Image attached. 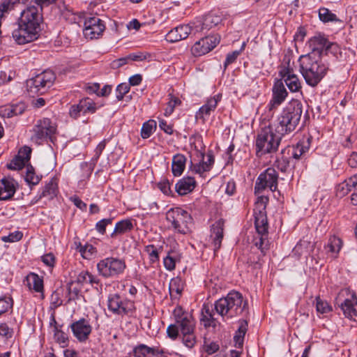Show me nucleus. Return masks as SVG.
Returning a JSON list of instances; mask_svg holds the SVG:
<instances>
[{"label":"nucleus","mask_w":357,"mask_h":357,"mask_svg":"<svg viewBox=\"0 0 357 357\" xmlns=\"http://www.w3.org/2000/svg\"><path fill=\"white\" fill-rule=\"evenodd\" d=\"M114 218H103L96 222L95 228L97 230V231L104 235L106 233V227L109 225H112L113 222Z\"/></svg>","instance_id":"4d7b16f0"},{"label":"nucleus","mask_w":357,"mask_h":357,"mask_svg":"<svg viewBox=\"0 0 357 357\" xmlns=\"http://www.w3.org/2000/svg\"><path fill=\"white\" fill-rule=\"evenodd\" d=\"M255 227L257 234H268V222L265 208L254 209Z\"/></svg>","instance_id":"b1692460"},{"label":"nucleus","mask_w":357,"mask_h":357,"mask_svg":"<svg viewBox=\"0 0 357 357\" xmlns=\"http://www.w3.org/2000/svg\"><path fill=\"white\" fill-rule=\"evenodd\" d=\"M318 17L321 22L324 24L334 23L343 26V21L337 17L331 10L326 7H321L318 10Z\"/></svg>","instance_id":"c85d7f7f"},{"label":"nucleus","mask_w":357,"mask_h":357,"mask_svg":"<svg viewBox=\"0 0 357 357\" xmlns=\"http://www.w3.org/2000/svg\"><path fill=\"white\" fill-rule=\"evenodd\" d=\"M197 185L196 181L192 176L183 177L176 183V192L181 196L185 195L195 188Z\"/></svg>","instance_id":"393cba45"},{"label":"nucleus","mask_w":357,"mask_h":357,"mask_svg":"<svg viewBox=\"0 0 357 357\" xmlns=\"http://www.w3.org/2000/svg\"><path fill=\"white\" fill-rule=\"evenodd\" d=\"M221 98L222 94L218 93L214 96L208 98L203 106L213 112L216 109L218 102L221 100Z\"/></svg>","instance_id":"5fc2aeb1"},{"label":"nucleus","mask_w":357,"mask_h":357,"mask_svg":"<svg viewBox=\"0 0 357 357\" xmlns=\"http://www.w3.org/2000/svg\"><path fill=\"white\" fill-rule=\"evenodd\" d=\"M31 149L27 146H24L23 147L20 149L17 155L20 156L21 159L27 162L31 159Z\"/></svg>","instance_id":"338daca9"},{"label":"nucleus","mask_w":357,"mask_h":357,"mask_svg":"<svg viewBox=\"0 0 357 357\" xmlns=\"http://www.w3.org/2000/svg\"><path fill=\"white\" fill-rule=\"evenodd\" d=\"M59 192L58 178L54 176L41 189V192L35 196V197L31 200V204L38 203L44 197H46L49 201H52L57 197Z\"/></svg>","instance_id":"f3484780"},{"label":"nucleus","mask_w":357,"mask_h":357,"mask_svg":"<svg viewBox=\"0 0 357 357\" xmlns=\"http://www.w3.org/2000/svg\"><path fill=\"white\" fill-rule=\"evenodd\" d=\"M280 154L281 156L277 158L275 165L280 172L285 173L288 171L290 166L294 167L295 164L293 163L294 159L291 155L284 153V149L282 150Z\"/></svg>","instance_id":"473e14b6"},{"label":"nucleus","mask_w":357,"mask_h":357,"mask_svg":"<svg viewBox=\"0 0 357 357\" xmlns=\"http://www.w3.org/2000/svg\"><path fill=\"white\" fill-rule=\"evenodd\" d=\"M42 178L43 176L41 174L38 175L36 174L35 169L31 164L26 165L24 180L31 189H32L33 186L38 185L42 180Z\"/></svg>","instance_id":"72a5a7b5"},{"label":"nucleus","mask_w":357,"mask_h":357,"mask_svg":"<svg viewBox=\"0 0 357 357\" xmlns=\"http://www.w3.org/2000/svg\"><path fill=\"white\" fill-rule=\"evenodd\" d=\"M105 105L104 102L99 104L94 102L89 97H84L80 99L77 103L70 105L69 116L75 119H78L81 115L85 116L88 114H93L96 111Z\"/></svg>","instance_id":"f8f14e48"},{"label":"nucleus","mask_w":357,"mask_h":357,"mask_svg":"<svg viewBox=\"0 0 357 357\" xmlns=\"http://www.w3.org/2000/svg\"><path fill=\"white\" fill-rule=\"evenodd\" d=\"M108 309L114 314L121 317H132L136 310V307L134 301L123 298L118 294H114L108 297Z\"/></svg>","instance_id":"9d476101"},{"label":"nucleus","mask_w":357,"mask_h":357,"mask_svg":"<svg viewBox=\"0 0 357 357\" xmlns=\"http://www.w3.org/2000/svg\"><path fill=\"white\" fill-rule=\"evenodd\" d=\"M211 112L212 111L202 105L195 114V120L197 121L200 120L202 123L204 124L211 115Z\"/></svg>","instance_id":"6e6d98bb"},{"label":"nucleus","mask_w":357,"mask_h":357,"mask_svg":"<svg viewBox=\"0 0 357 357\" xmlns=\"http://www.w3.org/2000/svg\"><path fill=\"white\" fill-rule=\"evenodd\" d=\"M27 285L30 289L35 292L41 294L42 298H44V282L43 278L36 273H30L26 277Z\"/></svg>","instance_id":"bb28decb"},{"label":"nucleus","mask_w":357,"mask_h":357,"mask_svg":"<svg viewBox=\"0 0 357 357\" xmlns=\"http://www.w3.org/2000/svg\"><path fill=\"white\" fill-rule=\"evenodd\" d=\"M225 220L220 218L216 220L211 227V238L213 246V252L215 255L220 249L224 238Z\"/></svg>","instance_id":"412c9836"},{"label":"nucleus","mask_w":357,"mask_h":357,"mask_svg":"<svg viewBox=\"0 0 357 357\" xmlns=\"http://www.w3.org/2000/svg\"><path fill=\"white\" fill-rule=\"evenodd\" d=\"M26 165V162L24 161L20 156L17 155L11 160L10 163L7 164L6 167L8 169L12 170H20L22 169Z\"/></svg>","instance_id":"864d4df0"},{"label":"nucleus","mask_w":357,"mask_h":357,"mask_svg":"<svg viewBox=\"0 0 357 357\" xmlns=\"http://www.w3.org/2000/svg\"><path fill=\"white\" fill-rule=\"evenodd\" d=\"M341 294H340L336 298V303L341 309L345 317L352 319L354 317H357V296L355 293L351 296V298H345L341 301Z\"/></svg>","instance_id":"aec40b11"},{"label":"nucleus","mask_w":357,"mask_h":357,"mask_svg":"<svg viewBox=\"0 0 357 357\" xmlns=\"http://www.w3.org/2000/svg\"><path fill=\"white\" fill-rule=\"evenodd\" d=\"M56 75L52 70H45L26 81V88L30 96H39L45 93L53 85Z\"/></svg>","instance_id":"423d86ee"},{"label":"nucleus","mask_w":357,"mask_h":357,"mask_svg":"<svg viewBox=\"0 0 357 357\" xmlns=\"http://www.w3.org/2000/svg\"><path fill=\"white\" fill-rule=\"evenodd\" d=\"M329 40L324 34L318 33L310 38L308 40V45L311 52L307 54L319 58L323 57Z\"/></svg>","instance_id":"a211bd4d"},{"label":"nucleus","mask_w":357,"mask_h":357,"mask_svg":"<svg viewBox=\"0 0 357 357\" xmlns=\"http://www.w3.org/2000/svg\"><path fill=\"white\" fill-rule=\"evenodd\" d=\"M248 323L249 320L247 317L245 319H240L238 321V327L234 336L235 347L238 349L243 348L245 335L248 330Z\"/></svg>","instance_id":"a878e982"},{"label":"nucleus","mask_w":357,"mask_h":357,"mask_svg":"<svg viewBox=\"0 0 357 357\" xmlns=\"http://www.w3.org/2000/svg\"><path fill=\"white\" fill-rule=\"evenodd\" d=\"M127 266L125 259L108 257L97 264L98 274L105 278H116L123 274Z\"/></svg>","instance_id":"1a4fd4ad"},{"label":"nucleus","mask_w":357,"mask_h":357,"mask_svg":"<svg viewBox=\"0 0 357 357\" xmlns=\"http://www.w3.org/2000/svg\"><path fill=\"white\" fill-rule=\"evenodd\" d=\"M222 17L215 11H211L204 17L202 22V30H210L221 23Z\"/></svg>","instance_id":"c756f323"},{"label":"nucleus","mask_w":357,"mask_h":357,"mask_svg":"<svg viewBox=\"0 0 357 357\" xmlns=\"http://www.w3.org/2000/svg\"><path fill=\"white\" fill-rule=\"evenodd\" d=\"M287 96L288 92L283 81L281 79H275L272 87V97L267 105L268 112H272L273 114L275 110L284 102Z\"/></svg>","instance_id":"ddd939ff"},{"label":"nucleus","mask_w":357,"mask_h":357,"mask_svg":"<svg viewBox=\"0 0 357 357\" xmlns=\"http://www.w3.org/2000/svg\"><path fill=\"white\" fill-rule=\"evenodd\" d=\"M23 237V233L20 231H15L10 233L8 236H3L2 240L4 242H17L20 241Z\"/></svg>","instance_id":"69168bd1"},{"label":"nucleus","mask_w":357,"mask_h":357,"mask_svg":"<svg viewBox=\"0 0 357 357\" xmlns=\"http://www.w3.org/2000/svg\"><path fill=\"white\" fill-rule=\"evenodd\" d=\"M182 342L188 349H192L197 343V337L195 332L181 333Z\"/></svg>","instance_id":"49530a36"},{"label":"nucleus","mask_w":357,"mask_h":357,"mask_svg":"<svg viewBox=\"0 0 357 357\" xmlns=\"http://www.w3.org/2000/svg\"><path fill=\"white\" fill-rule=\"evenodd\" d=\"M14 334V330L10 327L7 323L0 324V335L4 337L6 340H9L13 337Z\"/></svg>","instance_id":"bf43d9fd"},{"label":"nucleus","mask_w":357,"mask_h":357,"mask_svg":"<svg viewBox=\"0 0 357 357\" xmlns=\"http://www.w3.org/2000/svg\"><path fill=\"white\" fill-rule=\"evenodd\" d=\"M168 96L169 101L164 112V115L165 116H169L174 112V108L181 104V100L178 97L172 93H169Z\"/></svg>","instance_id":"a18cd8bd"},{"label":"nucleus","mask_w":357,"mask_h":357,"mask_svg":"<svg viewBox=\"0 0 357 357\" xmlns=\"http://www.w3.org/2000/svg\"><path fill=\"white\" fill-rule=\"evenodd\" d=\"M43 14L35 6H28L17 19V27L13 31L12 36L18 45H24L37 40L42 31Z\"/></svg>","instance_id":"f257e3e1"},{"label":"nucleus","mask_w":357,"mask_h":357,"mask_svg":"<svg viewBox=\"0 0 357 357\" xmlns=\"http://www.w3.org/2000/svg\"><path fill=\"white\" fill-rule=\"evenodd\" d=\"M14 300L10 294H4L0 296V317L3 314L13 311Z\"/></svg>","instance_id":"4c0bfd02"},{"label":"nucleus","mask_w":357,"mask_h":357,"mask_svg":"<svg viewBox=\"0 0 357 357\" xmlns=\"http://www.w3.org/2000/svg\"><path fill=\"white\" fill-rule=\"evenodd\" d=\"M300 72L306 84L316 87L326 75L329 65L323 61L321 58L312 54H304L298 59Z\"/></svg>","instance_id":"7ed1b4c3"},{"label":"nucleus","mask_w":357,"mask_h":357,"mask_svg":"<svg viewBox=\"0 0 357 357\" xmlns=\"http://www.w3.org/2000/svg\"><path fill=\"white\" fill-rule=\"evenodd\" d=\"M283 61L287 64V66L281 67V70L279 71V75L281 77L280 79L284 82L286 77L291 75H294V73L293 68L290 66V58L284 56Z\"/></svg>","instance_id":"de8ad7c7"},{"label":"nucleus","mask_w":357,"mask_h":357,"mask_svg":"<svg viewBox=\"0 0 357 357\" xmlns=\"http://www.w3.org/2000/svg\"><path fill=\"white\" fill-rule=\"evenodd\" d=\"M284 84L288 87L289 90L292 93L301 91L302 86L301 82L296 75H291L285 78V81L283 82Z\"/></svg>","instance_id":"58836bf2"},{"label":"nucleus","mask_w":357,"mask_h":357,"mask_svg":"<svg viewBox=\"0 0 357 357\" xmlns=\"http://www.w3.org/2000/svg\"><path fill=\"white\" fill-rule=\"evenodd\" d=\"M342 247V241L337 236H333L330 238L328 244L329 251L333 253L338 254Z\"/></svg>","instance_id":"8fccbe9b"},{"label":"nucleus","mask_w":357,"mask_h":357,"mask_svg":"<svg viewBox=\"0 0 357 357\" xmlns=\"http://www.w3.org/2000/svg\"><path fill=\"white\" fill-rule=\"evenodd\" d=\"M105 29L103 22L98 17H91L84 21V34L91 39L97 38Z\"/></svg>","instance_id":"6ab92c4d"},{"label":"nucleus","mask_w":357,"mask_h":357,"mask_svg":"<svg viewBox=\"0 0 357 357\" xmlns=\"http://www.w3.org/2000/svg\"><path fill=\"white\" fill-rule=\"evenodd\" d=\"M192 27L188 24H183L170 30L165 36V40L171 43L178 42L188 37L191 33Z\"/></svg>","instance_id":"5701e85b"},{"label":"nucleus","mask_w":357,"mask_h":357,"mask_svg":"<svg viewBox=\"0 0 357 357\" xmlns=\"http://www.w3.org/2000/svg\"><path fill=\"white\" fill-rule=\"evenodd\" d=\"M214 307L218 314L223 319H233L242 317L249 320V305L247 299L243 294L236 290L230 291L226 296L217 300Z\"/></svg>","instance_id":"f03ea898"},{"label":"nucleus","mask_w":357,"mask_h":357,"mask_svg":"<svg viewBox=\"0 0 357 357\" xmlns=\"http://www.w3.org/2000/svg\"><path fill=\"white\" fill-rule=\"evenodd\" d=\"M316 310L318 313L327 314L333 311L332 305L326 301L321 298L319 296L315 298Z\"/></svg>","instance_id":"a19ab883"},{"label":"nucleus","mask_w":357,"mask_h":357,"mask_svg":"<svg viewBox=\"0 0 357 357\" xmlns=\"http://www.w3.org/2000/svg\"><path fill=\"white\" fill-rule=\"evenodd\" d=\"M157 127L156 121L154 120H149L142 124L141 128V137L142 139H148L151 137Z\"/></svg>","instance_id":"79ce46f5"},{"label":"nucleus","mask_w":357,"mask_h":357,"mask_svg":"<svg viewBox=\"0 0 357 357\" xmlns=\"http://www.w3.org/2000/svg\"><path fill=\"white\" fill-rule=\"evenodd\" d=\"M134 228L132 220L127 218L119 221L116 223L114 229L110 236L114 238L118 235H122L127 232L131 231Z\"/></svg>","instance_id":"7c9ffc66"},{"label":"nucleus","mask_w":357,"mask_h":357,"mask_svg":"<svg viewBox=\"0 0 357 357\" xmlns=\"http://www.w3.org/2000/svg\"><path fill=\"white\" fill-rule=\"evenodd\" d=\"M328 54H331L337 59H339L342 57L341 48L336 43L329 41L324 55L326 56Z\"/></svg>","instance_id":"09e8293b"},{"label":"nucleus","mask_w":357,"mask_h":357,"mask_svg":"<svg viewBox=\"0 0 357 357\" xmlns=\"http://www.w3.org/2000/svg\"><path fill=\"white\" fill-rule=\"evenodd\" d=\"M162 247L157 248L153 244L145 246L144 251L148 254L151 264H153L160 261L159 252Z\"/></svg>","instance_id":"37998d69"},{"label":"nucleus","mask_w":357,"mask_h":357,"mask_svg":"<svg viewBox=\"0 0 357 357\" xmlns=\"http://www.w3.org/2000/svg\"><path fill=\"white\" fill-rule=\"evenodd\" d=\"M184 282L179 276L173 278L169 283V291L170 297L173 298L172 293L174 291L176 294L181 295L183 290Z\"/></svg>","instance_id":"ea45409f"},{"label":"nucleus","mask_w":357,"mask_h":357,"mask_svg":"<svg viewBox=\"0 0 357 357\" xmlns=\"http://www.w3.org/2000/svg\"><path fill=\"white\" fill-rule=\"evenodd\" d=\"M22 2L20 0H5L0 3V21L6 17L11 10H14L15 4Z\"/></svg>","instance_id":"c03bdc74"},{"label":"nucleus","mask_w":357,"mask_h":357,"mask_svg":"<svg viewBox=\"0 0 357 357\" xmlns=\"http://www.w3.org/2000/svg\"><path fill=\"white\" fill-rule=\"evenodd\" d=\"M158 188L164 195L173 196L172 191L171 190V183L168 179L165 178L160 181L158 183Z\"/></svg>","instance_id":"680f3d73"},{"label":"nucleus","mask_w":357,"mask_h":357,"mask_svg":"<svg viewBox=\"0 0 357 357\" xmlns=\"http://www.w3.org/2000/svg\"><path fill=\"white\" fill-rule=\"evenodd\" d=\"M176 324L178 325L181 333L195 331L196 321L192 314H186Z\"/></svg>","instance_id":"f704fd0d"},{"label":"nucleus","mask_w":357,"mask_h":357,"mask_svg":"<svg viewBox=\"0 0 357 357\" xmlns=\"http://www.w3.org/2000/svg\"><path fill=\"white\" fill-rule=\"evenodd\" d=\"M268 236V234H257L253 240L255 245L261 251L262 257L265 256L267 250H269Z\"/></svg>","instance_id":"e433bc0d"},{"label":"nucleus","mask_w":357,"mask_h":357,"mask_svg":"<svg viewBox=\"0 0 357 357\" xmlns=\"http://www.w3.org/2000/svg\"><path fill=\"white\" fill-rule=\"evenodd\" d=\"M261 257V254L260 255L251 254L248 257L246 264L248 265V266H252L254 268H260L262 265L260 262Z\"/></svg>","instance_id":"13d9d810"},{"label":"nucleus","mask_w":357,"mask_h":357,"mask_svg":"<svg viewBox=\"0 0 357 357\" xmlns=\"http://www.w3.org/2000/svg\"><path fill=\"white\" fill-rule=\"evenodd\" d=\"M69 328L71 329L73 336L79 342H86L89 339L93 330L90 319L84 317L73 321Z\"/></svg>","instance_id":"2eb2a0df"},{"label":"nucleus","mask_w":357,"mask_h":357,"mask_svg":"<svg viewBox=\"0 0 357 357\" xmlns=\"http://www.w3.org/2000/svg\"><path fill=\"white\" fill-rule=\"evenodd\" d=\"M186 158L184 155L178 153L173 157L172 172L174 176H180L185 167Z\"/></svg>","instance_id":"2f4dec72"},{"label":"nucleus","mask_w":357,"mask_h":357,"mask_svg":"<svg viewBox=\"0 0 357 357\" xmlns=\"http://www.w3.org/2000/svg\"><path fill=\"white\" fill-rule=\"evenodd\" d=\"M97 249L91 244L86 243L84 245V249L81 251V255L86 259H92L97 254Z\"/></svg>","instance_id":"603ef678"},{"label":"nucleus","mask_w":357,"mask_h":357,"mask_svg":"<svg viewBox=\"0 0 357 357\" xmlns=\"http://www.w3.org/2000/svg\"><path fill=\"white\" fill-rule=\"evenodd\" d=\"M82 289L80 286L74 283L73 280H70L66 284V303L69 304L73 301H76L84 296L82 294Z\"/></svg>","instance_id":"cd10ccee"},{"label":"nucleus","mask_w":357,"mask_h":357,"mask_svg":"<svg viewBox=\"0 0 357 357\" xmlns=\"http://www.w3.org/2000/svg\"><path fill=\"white\" fill-rule=\"evenodd\" d=\"M166 220L178 233L186 234L190 231V225L193 219L187 211L181 207L170 208L166 213Z\"/></svg>","instance_id":"0eeeda50"},{"label":"nucleus","mask_w":357,"mask_h":357,"mask_svg":"<svg viewBox=\"0 0 357 357\" xmlns=\"http://www.w3.org/2000/svg\"><path fill=\"white\" fill-rule=\"evenodd\" d=\"M357 185V176L355 174L349 178L345 180L343 183L340 184L337 188V191L342 196L347 195L351 190Z\"/></svg>","instance_id":"c9c22d12"},{"label":"nucleus","mask_w":357,"mask_h":357,"mask_svg":"<svg viewBox=\"0 0 357 357\" xmlns=\"http://www.w3.org/2000/svg\"><path fill=\"white\" fill-rule=\"evenodd\" d=\"M130 87L129 86V84L123 82L117 85L115 92H116V98L118 101L123 100L124 96L130 91Z\"/></svg>","instance_id":"3c124183"},{"label":"nucleus","mask_w":357,"mask_h":357,"mask_svg":"<svg viewBox=\"0 0 357 357\" xmlns=\"http://www.w3.org/2000/svg\"><path fill=\"white\" fill-rule=\"evenodd\" d=\"M179 326L176 323L175 324H170L167 328V337L172 340H176L179 336Z\"/></svg>","instance_id":"e2e57ef3"},{"label":"nucleus","mask_w":357,"mask_h":357,"mask_svg":"<svg viewBox=\"0 0 357 357\" xmlns=\"http://www.w3.org/2000/svg\"><path fill=\"white\" fill-rule=\"evenodd\" d=\"M279 175L273 167H268L262 172L257 178L255 184V194L262 192L266 188L271 191L278 190Z\"/></svg>","instance_id":"9b49d317"},{"label":"nucleus","mask_w":357,"mask_h":357,"mask_svg":"<svg viewBox=\"0 0 357 357\" xmlns=\"http://www.w3.org/2000/svg\"><path fill=\"white\" fill-rule=\"evenodd\" d=\"M282 137L284 135L273 132L271 126L261 128L255 142L256 157L261 158L267 154L277 152Z\"/></svg>","instance_id":"39448f33"},{"label":"nucleus","mask_w":357,"mask_h":357,"mask_svg":"<svg viewBox=\"0 0 357 357\" xmlns=\"http://www.w3.org/2000/svg\"><path fill=\"white\" fill-rule=\"evenodd\" d=\"M41 261L45 266L54 268L56 264V257L52 252H49L41 256Z\"/></svg>","instance_id":"0e129e2a"},{"label":"nucleus","mask_w":357,"mask_h":357,"mask_svg":"<svg viewBox=\"0 0 357 357\" xmlns=\"http://www.w3.org/2000/svg\"><path fill=\"white\" fill-rule=\"evenodd\" d=\"M17 182L13 178H3L0 180V200L10 199L16 192Z\"/></svg>","instance_id":"4be33fe9"},{"label":"nucleus","mask_w":357,"mask_h":357,"mask_svg":"<svg viewBox=\"0 0 357 357\" xmlns=\"http://www.w3.org/2000/svg\"><path fill=\"white\" fill-rule=\"evenodd\" d=\"M88 283L91 284L94 289L98 293L102 291V284L100 280L96 276L89 272Z\"/></svg>","instance_id":"052dcab7"},{"label":"nucleus","mask_w":357,"mask_h":357,"mask_svg":"<svg viewBox=\"0 0 357 357\" xmlns=\"http://www.w3.org/2000/svg\"><path fill=\"white\" fill-rule=\"evenodd\" d=\"M33 135L31 139L38 144H41L48 140L54 144L56 141L55 134L56 132V126L49 118H43L36 121L33 126Z\"/></svg>","instance_id":"6e6552de"},{"label":"nucleus","mask_w":357,"mask_h":357,"mask_svg":"<svg viewBox=\"0 0 357 357\" xmlns=\"http://www.w3.org/2000/svg\"><path fill=\"white\" fill-rule=\"evenodd\" d=\"M219 43L220 37L217 35L203 37L191 47V53L195 57L203 56L213 50Z\"/></svg>","instance_id":"4468645a"},{"label":"nucleus","mask_w":357,"mask_h":357,"mask_svg":"<svg viewBox=\"0 0 357 357\" xmlns=\"http://www.w3.org/2000/svg\"><path fill=\"white\" fill-rule=\"evenodd\" d=\"M312 141L311 135H304L296 145L285 147L284 153L290 155L294 160H298L309 151Z\"/></svg>","instance_id":"dca6fc26"},{"label":"nucleus","mask_w":357,"mask_h":357,"mask_svg":"<svg viewBox=\"0 0 357 357\" xmlns=\"http://www.w3.org/2000/svg\"><path fill=\"white\" fill-rule=\"evenodd\" d=\"M61 292L59 289L53 291L50 298V303L54 308L61 306L63 304V301L60 298Z\"/></svg>","instance_id":"774afa93"},{"label":"nucleus","mask_w":357,"mask_h":357,"mask_svg":"<svg viewBox=\"0 0 357 357\" xmlns=\"http://www.w3.org/2000/svg\"><path fill=\"white\" fill-rule=\"evenodd\" d=\"M303 107L298 99L288 102L278 116L275 132L284 136L294 131L301 121Z\"/></svg>","instance_id":"20e7f679"}]
</instances>
